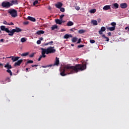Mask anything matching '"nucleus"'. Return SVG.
<instances>
[{
    "label": "nucleus",
    "mask_w": 129,
    "mask_h": 129,
    "mask_svg": "<svg viewBox=\"0 0 129 129\" xmlns=\"http://www.w3.org/2000/svg\"><path fill=\"white\" fill-rule=\"evenodd\" d=\"M86 69V65L85 64H76L75 66L68 64L64 66L63 71L60 73L61 76H66V75L70 74H73L77 73L79 71H83Z\"/></svg>",
    "instance_id": "f257e3e1"
},
{
    "label": "nucleus",
    "mask_w": 129,
    "mask_h": 129,
    "mask_svg": "<svg viewBox=\"0 0 129 129\" xmlns=\"http://www.w3.org/2000/svg\"><path fill=\"white\" fill-rule=\"evenodd\" d=\"M0 29L1 31H5L6 33H9V36H14V33H20V32H22V29L19 27H16L15 29L10 31L9 28H6L5 26L2 25L0 27Z\"/></svg>",
    "instance_id": "f03ea898"
},
{
    "label": "nucleus",
    "mask_w": 129,
    "mask_h": 129,
    "mask_svg": "<svg viewBox=\"0 0 129 129\" xmlns=\"http://www.w3.org/2000/svg\"><path fill=\"white\" fill-rule=\"evenodd\" d=\"M42 51L44 52V54H51L52 53H55L56 52V49H54V47H49L48 48H41Z\"/></svg>",
    "instance_id": "7ed1b4c3"
},
{
    "label": "nucleus",
    "mask_w": 129,
    "mask_h": 129,
    "mask_svg": "<svg viewBox=\"0 0 129 129\" xmlns=\"http://www.w3.org/2000/svg\"><path fill=\"white\" fill-rule=\"evenodd\" d=\"M8 13L11 15L12 18H16V17H18V12H17V10L15 9L8 10Z\"/></svg>",
    "instance_id": "20e7f679"
},
{
    "label": "nucleus",
    "mask_w": 129,
    "mask_h": 129,
    "mask_svg": "<svg viewBox=\"0 0 129 129\" xmlns=\"http://www.w3.org/2000/svg\"><path fill=\"white\" fill-rule=\"evenodd\" d=\"M2 7H3V8H6V9H8L11 7V3L7 1L3 2L2 3Z\"/></svg>",
    "instance_id": "39448f33"
},
{
    "label": "nucleus",
    "mask_w": 129,
    "mask_h": 129,
    "mask_svg": "<svg viewBox=\"0 0 129 129\" xmlns=\"http://www.w3.org/2000/svg\"><path fill=\"white\" fill-rule=\"evenodd\" d=\"M8 58H12L11 59L12 60L13 62H16V61H18L19 59H20V57L18 56H10L8 57Z\"/></svg>",
    "instance_id": "423d86ee"
},
{
    "label": "nucleus",
    "mask_w": 129,
    "mask_h": 129,
    "mask_svg": "<svg viewBox=\"0 0 129 129\" xmlns=\"http://www.w3.org/2000/svg\"><path fill=\"white\" fill-rule=\"evenodd\" d=\"M59 62H60V61L59 60V58L56 57L55 61L54 63L53 64V65H52V66H58V65H59Z\"/></svg>",
    "instance_id": "0eeeda50"
},
{
    "label": "nucleus",
    "mask_w": 129,
    "mask_h": 129,
    "mask_svg": "<svg viewBox=\"0 0 129 129\" xmlns=\"http://www.w3.org/2000/svg\"><path fill=\"white\" fill-rule=\"evenodd\" d=\"M105 30H106V28H105V27H102L101 28V29L99 31V34L100 35H102V33H103V32H105Z\"/></svg>",
    "instance_id": "6e6552de"
},
{
    "label": "nucleus",
    "mask_w": 129,
    "mask_h": 129,
    "mask_svg": "<svg viewBox=\"0 0 129 129\" xmlns=\"http://www.w3.org/2000/svg\"><path fill=\"white\" fill-rule=\"evenodd\" d=\"M23 62V59H20L15 63L14 66H20L22 62Z\"/></svg>",
    "instance_id": "1a4fd4ad"
},
{
    "label": "nucleus",
    "mask_w": 129,
    "mask_h": 129,
    "mask_svg": "<svg viewBox=\"0 0 129 129\" xmlns=\"http://www.w3.org/2000/svg\"><path fill=\"white\" fill-rule=\"evenodd\" d=\"M121 9H126L127 8V4L126 3H122L120 5Z\"/></svg>",
    "instance_id": "9d476101"
},
{
    "label": "nucleus",
    "mask_w": 129,
    "mask_h": 129,
    "mask_svg": "<svg viewBox=\"0 0 129 129\" xmlns=\"http://www.w3.org/2000/svg\"><path fill=\"white\" fill-rule=\"evenodd\" d=\"M55 23L56 24H58V25H61L62 23H65V21H63L62 20H59V19H55Z\"/></svg>",
    "instance_id": "9b49d317"
},
{
    "label": "nucleus",
    "mask_w": 129,
    "mask_h": 129,
    "mask_svg": "<svg viewBox=\"0 0 129 129\" xmlns=\"http://www.w3.org/2000/svg\"><path fill=\"white\" fill-rule=\"evenodd\" d=\"M63 4L61 3L58 2L56 4H55V7L57 9H61Z\"/></svg>",
    "instance_id": "f8f14e48"
},
{
    "label": "nucleus",
    "mask_w": 129,
    "mask_h": 129,
    "mask_svg": "<svg viewBox=\"0 0 129 129\" xmlns=\"http://www.w3.org/2000/svg\"><path fill=\"white\" fill-rule=\"evenodd\" d=\"M42 55L39 56V58H38V61H41V59L42 58H45L46 55H45V53L42 51H41Z\"/></svg>",
    "instance_id": "ddd939ff"
},
{
    "label": "nucleus",
    "mask_w": 129,
    "mask_h": 129,
    "mask_svg": "<svg viewBox=\"0 0 129 129\" xmlns=\"http://www.w3.org/2000/svg\"><path fill=\"white\" fill-rule=\"evenodd\" d=\"M36 35H42L45 34V31L44 30H38L36 32Z\"/></svg>",
    "instance_id": "4468645a"
},
{
    "label": "nucleus",
    "mask_w": 129,
    "mask_h": 129,
    "mask_svg": "<svg viewBox=\"0 0 129 129\" xmlns=\"http://www.w3.org/2000/svg\"><path fill=\"white\" fill-rule=\"evenodd\" d=\"M103 10L104 11H108V10H110V5H106L103 8Z\"/></svg>",
    "instance_id": "2eb2a0df"
},
{
    "label": "nucleus",
    "mask_w": 129,
    "mask_h": 129,
    "mask_svg": "<svg viewBox=\"0 0 129 129\" xmlns=\"http://www.w3.org/2000/svg\"><path fill=\"white\" fill-rule=\"evenodd\" d=\"M27 19L28 20H29V21H31V22H36V19H35V18L34 17L28 16L27 17Z\"/></svg>",
    "instance_id": "dca6fc26"
},
{
    "label": "nucleus",
    "mask_w": 129,
    "mask_h": 129,
    "mask_svg": "<svg viewBox=\"0 0 129 129\" xmlns=\"http://www.w3.org/2000/svg\"><path fill=\"white\" fill-rule=\"evenodd\" d=\"M106 28H107V30H108V31H114V30H115V27H114H114L112 26L111 27L106 26Z\"/></svg>",
    "instance_id": "f3484780"
},
{
    "label": "nucleus",
    "mask_w": 129,
    "mask_h": 129,
    "mask_svg": "<svg viewBox=\"0 0 129 129\" xmlns=\"http://www.w3.org/2000/svg\"><path fill=\"white\" fill-rule=\"evenodd\" d=\"M72 35L71 34H66L63 36L64 39H69V38H72Z\"/></svg>",
    "instance_id": "a211bd4d"
},
{
    "label": "nucleus",
    "mask_w": 129,
    "mask_h": 129,
    "mask_svg": "<svg viewBox=\"0 0 129 129\" xmlns=\"http://www.w3.org/2000/svg\"><path fill=\"white\" fill-rule=\"evenodd\" d=\"M10 5H11V7H12V6H14V5H18V1H14V0L11 1Z\"/></svg>",
    "instance_id": "6ab92c4d"
},
{
    "label": "nucleus",
    "mask_w": 129,
    "mask_h": 129,
    "mask_svg": "<svg viewBox=\"0 0 129 129\" xmlns=\"http://www.w3.org/2000/svg\"><path fill=\"white\" fill-rule=\"evenodd\" d=\"M5 68H7V69H12V66L10 65V63H7L5 66Z\"/></svg>",
    "instance_id": "aec40b11"
},
{
    "label": "nucleus",
    "mask_w": 129,
    "mask_h": 129,
    "mask_svg": "<svg viewBox=\"0 0 129 129\" xmlns=\"http://www.w3.org/2000/svg\"><path fill=\"white\" fill-rule=\"evenodd\" d=\"M118 4L117 3H115L113 5V6L112 7V9H118Z\"/></svg>",
    "instance_id": "412c9836"
},
{
    "label": "nucleus",
    "mask_w": 129,
    "mask_h": 129,
    "mask_svg": "<svg viewBox=\"0 0 129 129\" xmlns=\"http://www.w3.org/2000/svg\"><path fill=\"white\" fill-rule=\"evenodd\" d=\"M67 25V26H68V27H71V26H73V25H74V23H73L72 21H69L68 22Z\"/></svg>",
    "instance_id": "4be33fe9"
},
{
    "label": "nucleus",
    "mask_w": 129,
    "mask_h": 129,
    "mask_svg": "<svg viewBox=\"0 0 129 129\" xmlns=\"http://www.w3.org/2000/svg\"><path fill=\"white\" fill-rule=\"evenodd\" d=\"M92 23L94 26H97L98 25V23H97V21L96 20H93L92 21Z\"/></svg>",
    "instance_id": "5701e85b"
},
{
    "label": "nucleus",
    "mask_w": 129,
    "mask_h": 129,
    "mask_svg": "<svg viewBox=\"0 0 129 129\" xmlns=\"http://www.w3.org/2000/svg\"><path fill=\"white\" fill-rule=\"evenodd\" d=\"M28 55H29V52H25L21 54V56H22V57H26V56H28Z\"/></svg>",
    "instance_id": "b1692460"
},
{
    "label": "nucleus",
    "mask_w": 129,
    "mask_h": 129,
    "mask_svg": "<svg viewBox=\"0 0 129 129\" xmlns=\"http://www.w3.org/2000/svg\"><path fill=\"white\" fill-rule=\"evenodd\" d=\"M26 41H27V38L25 37H23L21 39V42H22V43H25Z\"/></svg>",
    "instance_id": "393cba45"
},
{
    "label": "nucleus",
    "mask_w": 129,
    "mask_h": 129,
    "mask_svg": "<svg viewBox=\"0 0 129 129\" xmlns=\"http://www.w3.org/2000/svg\"><path fill=\"white\" fill-rule=\"evenodd\" d=\"M73 43H76L77 42V38L73 37L72 39Z\"/></svg>",
    "instance_id": "a878e982"
},
{
    "label": "nucleus",
    "mask_w": 129,
    "mask_h": 129,
    "mask_svg": "<svg viewBox=\"0 0 129 129\" xmlns=\"http://www.w3.org/2000/svg\"><path fill=\"white\" fill-rule=\"evenodd\" d=\"M89 12L91 13V14H94V13L96 12V9H92L90 10Z\"/></svg>",
    "instance_id": "bb28decb"
},
{
    "label": "nucleus",
    "mask_w": 129,
    "mask_h": 129,
    "mask_svg": "<svg viewBox=\"0 0 129 129\" xmlns=\"http://www.w3.org/2000/svg\"><path fill=\"white\" fill-rule=\"evenodd\" d=\"M78 33L79 34H84V33H85V30L82 29V30H80L78 31Z\"/></svg>",
    "instance_id": "cd10ccee"
},
{
    "label": "nucleus",
    "mask_w": 129,
    "mask_h": 129,
    "mask_svg": "<svg viewBox=\"0 0 129 129\" xmlns=\"http://www.w3.org/2000/svg\"><path fill=\"white\" fill-rule=\"evenodd\" d=\"M7 72L10 74V76H12L13 75V73H12V71H11V70L10 69L7 70Z\"/></svg>",
    "instance_id": "c85d7f7f"
},
{
    "label": "nucleus",
    "mask_w": 129,
    "mask_h": 129,
    "mask_svg": "<svg viewBox=\"0 0 129 129\" xmlns=\"http://www.w3.org/2000/svg\"><path fill=\"white\" fill-rule=\"evenodd\" d=\"M57 28H58V26H57V25H53L51 27V30H55V29H57Z\"/></svg>",
    "instance_id": "c756f323"
},
{
    "label": "nucleus",
    "mask_w": 129,
    "mask_h": 129,
    "mask_svg": "<svg viewBox=\"0 0 129 129\" xmlns=\"http://www.w3.org/2000/svg\"><path fill=\"white\" fill-rule=\"evenodd\" d=\"M53 66V64H49L46 66H42V68H47L48 67H52Z\"/></svg>",
    "instance_id": "7c9ffc66"
},
{
    "label": "nucleus",
    "mask_w": 129,
    "mask_h": 129,
    "mask_svg": "<svg viewBox=\"0 0 129 129\" xmlns=\"http://www.w3.org/2000/svg\"><path fill=\"white\" fill-rule=\"evenodd\" d=\"M38 3H39V1H38V0H36L33 2V5L36 6V5H38Z\"/></svg>",
    "instance_id": "2f4dec72"
},
{
    "label": "nucleus",
    "mask_w": 129,
    "mask_h": 129,
    "mask_svg": "<svg viewBox=\"0 0 129 129\" xmlns=\"http://www.w3.org/2000/svg\"><path fill=\"white\" fill-rule=\"evenodd\" d=\"M111 26H112V27H114L115 28V26H116V23L115 22H112L110 24Z\"/></svg>",
    "instance_id": "473e14b6"
},
{
    "label": "nucleus",
    "mask_w": 129,
    "mask_h": 129,
    "mask_svg": "<svg viewBox=\"0 0 129 129\" xmlns=\"http://www.w3.org/2000/svg\"><path fill=\"white\" fill-rule=\"evenodd\" d=\"M60 12H62V13H64L65 12V9L64 8H59Z\"/></svg>",
    "instance_id": "72a5a7b5"
},
{
    "label": "nucleus",
    "mask_w": 129,
    "mask_h": 129,
    "mask_svg": "<svg viewBox=\"0 0 129 129\" xmlns=\"http://www.w3.org/2000/svg\"><path fill=\"white\" fill-rule=\"evenodd\" d=\"M90 42L91 44H94V43H95V40H94L93 39H91V40H90Z\"/></svg>",
    "instance_id": "f704fd0d"
},
{
    "label": "nucleus",
    "mask_w": 129,
    "mask_h": 129,
    "mask_svg": "<svg viewBox=\"0 0 129 129\" xmlns=\"http://www.w3.org/2000/svg\"><path fill=\"white\" fill-rule=\"evenodd\" d=\"M64 17H65V15H61L60 16V20H61L62 21L63 20V18H64Z\"/></svg>",
    "instance_id": "c9c22d12"
},
{
    "label": "nucleus",
    "mask_w": 129,
    "mask_h": 129,
    "mask_svg": "<svg viewBox=\"0 0 129 129\" xmlns=\"http://www.w3.org/2000/svg\"><path fill=\"white\" fill-rule=\"evenodd\" d=\"M11 25L14 26V23L13 22L8 23V26H11Z\"/></svg>",
    "instance_id": "e433bc0d"
},
{
    "label": "nucleus",
    "mask_w": 129,
    "mask_h": 129,
    "mask_svg": "<svg viewBox=\"0 0 129 129\" xmlns=\"http://www.w3.org/2000/svg\"><path fill=\"white\" fill-rule=\"evenodd\" d=\"M82 47H84V45L81 44L78 46V48H82Z\"/></svg>",
    "instance_id": "4c0bfd02"
},
{
    "label": "nucleus",
    "mask_w": 129,
    "mask_h": 129,
    "mask_svg": "<svg viewBox=\"0 0 129 129\" xmlns=\"http://www.w3.org/2000/svg\"><path fill=\"white\" fill-rule=\"evenodd\" d=\"M27 63H34V61L33 60H29L27 61Z\"/></svg>",
    "instance_id": "58836bf2"
},
{
    "label": "nucleus",
    "mask_w": 129,
    "mask_h": 129,
    "mask_svg": "<svg viewBox=\"0 0 129 129\" xmlns=\"http://www.w3.org/2000/svg\"><path fill=\"white\" fill-rule=\"evenodd\" d=\"M8 23H8L6 21H4V22H3V24H4V25H7V26H8Z\"/></svg>",
    "instance_id": "ea45409f"
},
{
    "label": "nucleus",
    "mask_w": 129,
    "mask_h": 129,
    "mask_svg": "<svg viewBox=\"0 0 129 129\" xmlns=\"http://www.w3.org/2000/svg\"><path fill=\"white\" fill-rule=\"evenodd\" d=\"M35 54L34 53H32L31 54H30L29 55V57H30V58H33V57H34V55Z\"/></svg>",
    "instance_id": "a19ab883"
},
{
    "label": "nucleus",
    "mask_w": 129,
    "mask_h": 129,
    "mask_svg": "<svg viewBox=\"0 0 129 129\" xmlns=\"http://www.w3.org/2000/svg\"><path fill=\"white\" fill-rule=\"evenodd\" d=\"M81 42V39L79 38L77 43V44H80Z\"/></svg>",
    "instance_id": "79ce46f5"
},
{
    "label": "nucleus",
    "mask_w": 129,
    "mask_h": 129,
    "mask_svg": "<svg viewBox=\"0 0 129 129\" xmlns=\"http://www.w3.org/2000/svg\"><path fill=\"white\" fill-rule=\"evenodd\" d=\"M76 10H77V11H79L80 10V8L79 7H76L75 8Z\"/></svg>",
    "instance_id": "37998d69"
},
{
    "label": "nucleus",
    "mask_w": 129,
    "mask_h": 129,
    "mask_svg": "<svg viewBox=\"0 0 129 129\" xmlns=\"http://www.w3.org/2000/svg\"><path fill=\"white\" fill-rule=\"evenodd\" d=\"M37 44L38 45H40V44H41V41H40V40H37Z\"/></svg>",
    "instance_id": "c03bdc74"
},
{
    "label": "nucleus",
    "mask_w": 129,
    "mask_h": 129,
    "mask_svg": "<svg viewBox=\"0 0 129 129\" xmlns=\"http://www.w3.org/2000/svg\"><path fill=\"white\" fill-rule=\"evenodd\" d=\"M32 67H38V64H33L31 66Z\"/></svg>",
    "instance_id": "a18cd8bd"
},
{
    "label": "nucleus",
    "mask_w": 129,
    "mask_h": 129,
    "mask_svg": "<svg viewBox=\"0 0 129 129\" xmlns=\"http://www.w3.org/2000/svg\"><path fill=\"white\" fill-rule=\"evenodd\" d=\"M105 39H106V42H108V41H109V38H108V37H105Z\"/></svg>",
    "instance_id": "49530a36"
},
{
    "label": "nucleus",
    "mask_w": 129,
    "mask_h": 129,
    "mask_svg": "<svg viewBox=\"0 0 129 129\" xmlns=\"http://www.w3.org/2000/svg\"><path fill=\"white\" fill-rule=\"evenodd\" d=\"M43 40H44V39L43 38V37H40V38H39V41H40V42H41V41H43Z\"/></svg>",
    "instance_id": "de8ad7c7"
},
{
    "label": "nucleus",
    "mask_w": 129,
    "mask_h": 129,
    "mask_svg": "<svg viewBox=\"0 0 129 129\" xmlns=\"http://www.w3.org/2000/svg\"><path fill=\"white\" fill-rule=\"evenodd\" d=\"M65 29H62L60 30V32H65Z\"/></svg>",
    "instance_id": "09e8293b"
},
{
    "label": "nucleus",
    "mask_w": 129,
    "mask_h": 129,
    "mask_svg": "<svg viewBox=\"0 0 129 129\" xmlns=\"http://www.w3.org/2000/svg\"><path fill=\"white\" fill-rule=\"evenodd\" d=\"M108 36H111V32L108 33Z\"/></svg>",
    "instance_id": "8fccbe9b"
},
{
    "label": "nucleus",
    "mask_w": 129,
    "mask_h": 129,
    "mask_svg": "<svg viewBox=\"0 0 129 129\" xmlns=\"http://www.w3.org/2000/svg\"><path fill=\"white\" fill-rule=\"evenodd\" d=\"M25 25H28V24H29L28 22H24Z\"/></svg>",
    "instance_id": "3c124183"
},
{
    "label": "nucleus",
    "mask_w": 129,
    "mask_h": 129,
    "mask_svg": "<svg viewBox=\"0 0 129 129\" xmlns=\"http://www.w3.org/2000/svg\"><path fill=\"white\" fill-rule=\"evenodd\" d=\"M48 44H53V41H50V42H48Z\"/></svg>",
    "instance_id": "603ef678"
},
{
    "label": "nucleus",
    "mask_w": 129,
    "mask_h": 129,
    "mask_svg": "<svg viewBox=\"0 0 129 129\" xmlns=\"http://www.w3.org/2000/svg\"><path fill=\"white\" fill-rule=\"evenodd\" d=\"M102 37H103V38H105H105H106V37L105 36V35H103Z\"/></svg>",
    "instance_id": "864d4df0"
},
{
    "label": "nucleus",
    "mask_w": 129,
    "mask_h": 129,
    "mask_svg": "<svg viewBox=\"0 0 129 129\" xmlns=\"http://www.w3.org/2000/svg\"><path fill=\"white\" fill-rule=\"evenodd\" d=\"M0 41L1 42H4V39H1Z\"/></svg>",
    "instance_id": "5fc2aeb1"
},
{
    "label": "nucleus",
    "mask_w": 129,
    "mask_h": 129,
    "mask_svg": "<svg viewBox=\"0 0 129 129\" xmlns=\"http://www.w3.org/2000/svg\"><path fill=\"white\" fill-rule=\"evenodd\" d=\"M127 29H128V27H126L125 28V30H127Z\"/></svg>",
    "instance_id": "6e6d98bb"
},
{
    "label": "nucleus",
    "mask_w": 129,
    "mask_h": 129,
    "mask_svg": "<svg viewBox=\"0 0 129 129\" xmlns=\"http://www.w3.org/2000/svg\"><path fill=\"white\" fill-rule=\"evenodd\" d=\"M71 46H72V47H74V44H72Z\"/></svg>",
    "instance_id": "4d7b16f0"
},
{
    "label": "nucleus",
    "mask_w": 129,
    "mask_h": 129,
    "mask_svg": "<svg viewBox=\"0 0 129 129\" xmlns=\"http://www.w3.org/2000/svg\"><path fill=\"white\" fill-rule=\"evenodd\" d=\"M29 68H26V71H28V70H29Z\"/></svg>",
    "instance_id": "13d9d810"
},
{
    "label": "nucleus",
    "mask_w": 129,
    "mask_h": 129,
    "mask_svg": "<svg viewBox=\"0 0 129 129\" xmlns=\"http://www.w3.org/2000/svg\"><path fill=\"white\" fill-rule=\"evenodd\" d=\"M49 42H48V43H46L45 45H49Z\"/></svg>",
    "instance_id": "bf43d9fd"
},
{
    "label": "nucleus",
    "mask_w": 129,
    "mask_h": 129,
    "mask_svg": "<svg viewBox=\"0 0 129 129\" xmlns=\"http://www.w3.org/2000/svg\"><path fill=\"white\" fill-rule=\"evenodd\" d=\"M71 31H72V32H73V29H71Z\"/></svg>",
    "instance_id": "052dcab7"
},
{
    "label": "nucleus",
    "mask_w": 129,
    "mask_h": 129,
    "mask_svg": "<svg viewBox=\"0 0 129 129\" xmlns=\"http://www.w3.org/2000/svg\"><path fill=\"white\" fill-rule=\"evenodd\" d=\"M0 66H3V64L0 63Z\"/></svg>",
    "instance_id": "680f3d73"
},
{
    "label": "nucleus",
    "mask_w": 129,
    "mask_h": 129,
    "mask_svg": "<svg viewBox=\"0 0 129 129\" xmlns=\"http://www.w3.org/2000/svg\"><path fill=\"white\" fill-rule=\"evenodd\" d=\"M7 79L8 80H10V78H8Z\"/></svg>",
    "instance_id": "e2e57ef3"
},
{
    "label": "nucleus",
    "mask_w": 129,
    "mask_h": 129,
    "mask_svg": "<svg viewBox=\"0 0 129 129\" xmlns=\"http://www.w3.org/2000/svg\"><path fill=\"white\" fill-rule=\"evenodd\" d=\"M1 30H0V33H1Z\"/></svg>",
    "instance_id": "0e129e2a"
}]
</instances>
